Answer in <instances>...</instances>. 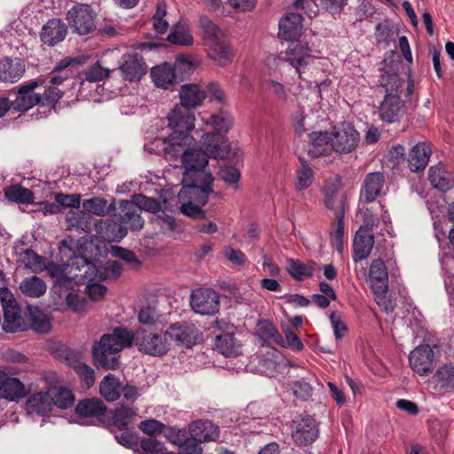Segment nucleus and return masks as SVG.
I'll list each match as a JSON object with an SVG mask.
<instances>
[{
  "label": "nucleus",
  "instance_id": "nucleus-1",
  "mask_svg": "<svg viewBox=\"0 0 454 454\" xmlns=\"http://www.w3.org/2000/svg\"><path fill=\"white\" fill-rule=\"evenodd\" d=\"M134 342L137 349L153 356H163L170 349V341L165 332H153L139 327L135 333L123 327H116L113 333L104 334L92 346V356L97 367L114 370L119 365V353L131 347Z\"/></svg>",
  "mask_w": 454,
  "mask_h": 454
},
{
  "label": "nucleus",
  "instance_id": "nucleus-2",
  "mask_svg": "<svg viewBox=\"0 0 454 454\" xmlns=\"http://www.w3.org/2000/svg\"><path fill=\"white\" fill-rule=\"evenodd\" d=\"M45 81L46 77L40 75L13 88L9 94L10 97H13L12 110L24 114L35 106L49 113L60 110L64 91L51 86H43L42 90Z\"/></svg>",
  "mask_w": 454,
  "mask_h": 454
},
{
  "label": "nucleus",
  "instance_id": "nucleus-3",
  "mask_svg": "<svg viewBox=\"0 0 454 454\" xmlns=\"http://www.w3.org/2000/svg\"><path fill=\"white\" fill-rule=\"evenodd\" d=\"M202 121L205 124L202 152L215 159L226 157L231 149L226 134L232 126V120L229 115H207Z\"/></svg>",
  "mask_w": 454,
  "mask_h": 454
},
{
  "label": "nucleus",
  "instance_id": "nucleus-4",
  "mask_svg": "<svg viewBox=\"0 0 454 454\" xmlns=\"http://www.w3.org/2000/svg\"><path fill=\"white\" fill-rule=\"evenodd\" d=\"M51 277L57 278L56 282L65 286L70 279L75 283H84L96 278L98 269L94 263L88 261L84 256H72L62 269L56 263H49L46 267Z\"/></svg>",
  "mask_w": 454,
  "mask_h": 454
},
{
  "label": "nucleus",
  "instance_id": "nucleus-5",
  "mask_svg": "<svg viewBox=\"0 0 454 454\" xmlns=\"http://www.w3.org/2000/svg\"><path fill=\"white\" fill-rule=\"evenodd\" d=\"M97 12L90 4L76 3L66 14V20L73 33L87 35L97 30Z\"/></svg>",
  "mask_w": 454,
  "mask_h": 454
},
{
  "label": "nucleus",
  "instance_id": "nucleus-6",
  "mask_svg": "<svg viewBox=\"0 0 454 454\" xmlns=\"http://www.w3.org/2000/svg\"><path fill=\"white\" fill-rule=\"evenodd\" d=\"M319 435V425L314 416L301 413L291 422V437L299 447L311 445Z\"/></svg>",
  "mask_w": 454,
  "mask_h": 454
},
{
  "label": "nucleus",
  "instance_id": "nucleus-7",
  "mask_svg": "<svg viewBox=\"0 0 454 454\" xmlns=\"http://www.w3.org/2000/svg\"><path fill=\"white\" fill-rule=\"evenodd\" d=\"M214 349L225 356H238L241 354V342L235 338V326L232 324L218 321L215 322Z\"/></svg>",
  "mask_w": 454,
  "mask_h": 454
},
{
  "label": "nucleus",
  "instance_id": "nucleus-8",
  "mask_svg": "<svg viewBox=\"0 0 454 454\" xmlns=\"http://www.w3.org/2000/svg\"><path fill=\"white\" fill-rule=\"evenodd\" d=\"M207 164V156L202 151L189 149L184 152L182 155V165L184 168L183 181L201 178L206 182H213L212 175L205 171Z\"/></svg>",
  "mask_w": 454,
  "mask_h": 454
},
{
  "label": "nucleus",
  "instance_id": "nucleus-9",
  "mask_svg": "<svg viewBox=\"0 0 454 454\" xmlns=\"http://www.w3.org/2000/svg\"><path fill=\"white\" fill-rule=\"evenodd\" d=\"M0 299L4 311L3 329L6 333H17L27 330L20 315V309L8 288L0 289Z\"/></svg>",
  "mask_w": 454,
  "mask_h": 454
},
{
  "label": "nucleus",
  "instance_id": "nucleus-10",
  "mask_svg": "<svg viewBox=\"0 0 454 454\" xmlns=\"http://www.w3.org/2000/svg\"><path fill=\"white\" fill-rule=\"evenodd\" d=\"M183 187L178 192L179 201H188L199 205H206L209 194L213 193V182H206L201 178H191L183 181Z\"/></svg>",
  "mask_w": 454,
  "mask_h": 454
},
{
  "label": "nucleus",
  "instance_id": "nucleus-11",
  "mask_svg": "<svg viewBox=\"0 0 454 454\" xmlns=\"http://www.w3.org/2000/svg\"><path fill=\"white\" fill-rule=\"evenodd\" d=\"M166 333L169 341L174 340L176 345L185 348L196 345L201 336V333L195 324L186 321L172 324Z\"/></svg>",
  "mask_w": 454,
  "mask_h": 454
},
{
  "label": "nucleus",
  "instance_id": "nucleus-12",
  "mask_svg": "<svg viewBox=\"0 0 454 454\" xmlns=\"http://www.w3.org/2000/svg\"><path fill=\"white\" fill-rule=\"evenodd\" d=\"M219 294L210 288H199L191 294V307L201 315H213L220 307Z\"/></svg>",
  "mask_w": 454,
  "mask_h": 454
},
{
  "label": "nucleus",
  "instance_id": "nucleus-13",
  "mask_svg": "<svg viewBox=\"0 0 454 454\" xmlns=\"http://www.w3.org/2000/svg\"><path fill=\"white\" fill-rule=\"evenodd\" d=\"M334 151L340 153H348L354 151L359 142V133L351 123L342 122L334 127L332 133Z\"/></svg>",
  "mask_w": 454,
  "mask_h": 454
},
{
  "label": "nucleus",
  "instance_id": "nucleus-14",
  "mask_svg": "<svg viewBox=\"0 0 454 454\" xmlns=\"http://www.w3.org/2000/svg\"><path fill=\"white\" fill-rule=\"evenodd\" d=\"M324 203L326 208L333 211L336 215L339 211L345 213L347 197L342 189V183L339 176L327 180L323 188Z\"/></svg>",
  "mask_w": 454,
  "mask_h": 454
},
{
  "label": "nucleus",
  "instance_id": "nucleus-15",
  "mask_svg": "<svg viewBox=\"0 0 454 454\" xmlns=\"http://www.w3.org/2000/svg\"><path fill=\"white\" fill-rule=\"evenodd\" d=\"M434 360V353L428 344L419 345L409 355L411 368L420 376L428 375L433 372Z\"/></svg>",
  "mask_w": 454,
  "mask_h": 454
},
{
  "label": "nucleus",
  "instance_id": "nucleus-16",
  "mask_svg": "<svg viewBox=\"0 0 454 454\" xmlns=\"http://www.w3.org/2000/svg\"><path fill=\"white\" fill-rule=\"evenodd\" d=\"M283 59L294 67L297 72L301 67H306L309 59L312 58V50L309 43L300 40H292L287 49L281 52Z\"/></svg>",
  "mask_w": 454,
  "mask_h": 454
},
{
  "label": "nucleus",
  "instance_id": "nucleus-17",
  "mask_svg": "<svg viewBox=\"0 0 454 454\" xmlns=\"http://www.w3.org/2000/svg\"><path fill=\"white\" fill-rule=\"evenodd\" d=\"M120 70L123 79L131 82L139 81L146 74L147 66L139 53H126L122 56Z\"/></svg>",
  "mask_w": 454,
  "mask_h": 454
},
{
  "label": "nucleus",
  "instance_id": "nucleus-18",
  "mask_svg": "<svg viewBox=\"0 0 454 454\" xmlns=\"http://www.w3.org/2000/svg\"><path fill=\"white\" fill-rule=\"evenodd\" d=\"M67 35V25L59 18H52L42 27L39 36L43 44L54 47L63 42Z\"/></svg>",
  "mask_w": 454,
  "mask_h": 454
},
{
  "label": "nucleus",
  "instance_id": "nucleus-19",
  "mask_svg": "<svg viewBox=\"0 0 454 454\" xmlns=\"http://www.w3.org/2000/svg\"><path fill=\"white\" fill-rule=\"evenodd\" d=\"M79 64H81L79 58L66 57L60 59L49 73L42 90H43V86L58 88L57 85L63 83L70 77L71 70L69 68Z\"/></svg>",
  "mask_w": 454,
  "mask_h": 454
},
{
  "label": "nucleus",
  "instance_id": "nucleus-20",
  "mask_svg": "<svg viewBox=\"0 0 454 454\" xmlns=\"http://www.w3.org/2000/svg\"><path fill=\"white\" fill-rule=\"evenodd\" d=\"M118 220L128 224L132 231H139L144 226V220L137 206L131 200H121L119 203Z\"/></svg>",
  "mask_w": 454,
  "mask_h": 454
},
{
  "label": "nucleus",
  "instance_id": "nucleus-21",
  "mask_svg": "<svg viewBox=\"0 0 454 454\" xmlns=\"http://www.w3.org/2000/svg\"><path fill=\"white\" fill-rule=\"evenodd\" d=\"M386 180L383 173L371 172L367 174L361 188V200H363L365 203H371L374 201L379 196L381 195Z\"/></svg>",
  "mask_w": 454,
  "mask_h": 454
},
{
  "label": "nucleus",
  "instance_id": "nucleus-22",
  "mask_svg": "<svg viewBox=\"0 0 454 454\" xmlns=\"http://www.w3.org/2000/svg\"><path fill=\"white\" fill-rule=\"evenodd\" d=\"M334 151L332 137L327 131H313L309 134L308 154L311 158L329 155Z\"/></svg>",
  "mask_w": 454,
  "mask_h": 454
},
{
  "label": "nucleus",
  "instance_id": "nucleus-23",
  "mask_svg": "<svg viewBox=\"0 0 454 454\" xmlns=\"http://www.w3.org/2000/svg\"><path fill=\"white\" fill-rule=\"evenodd\" d=\"M206 98V91L196 83L184 84L179 90L180 105L186 110L200 107Z\"/></svg>",
  "mask_w": 454,
  "mask_h": 454
},
{
  "label": "nucleus",
  "instance_id": "nucleus-24",
  "mask_svg": "<svg viewBox=\"0 0 454 454\" xmlns=\"http://www.w3.org/2000/svg\"><path fill=\"white\" fill-rule=\"evenodd\" d=\"M25 71V62L20 58L5 57L3 59H0L1 82H15L23 76Z\"/></svg>",
  "mask_w": 454,
  "mask_h": 454
},
{
  "label": "nucleus",
  "instance_id": "nucleus-25",
  "mask_svg": "<svg viewBox=\"0 0 454 454\" xmlns=\"http://www.w3.org/2000/svg\"><path fill=\"white\" fill-rule=\"evenodd\" d=\"M189 434L201 442H215L220 437V428L210 420L198 419L189 425Z\"/></svg>",
  "mask_w": 454,
  "mask_h": 454
},
{
  "label": "nucleus",
  "instance_id": "nucleus-26",
  "mask_svg": "<svg viewBox=\"0 0 454 454\" xmlns=\"http://www.w3.org/2000/svg\"><path fill=\"white\" fill-rule=\"evenodd\" d=\"M369 281L372 292L388 291V273L385 262L380 259L372 260L369 268Z\"/></svg>",
  "mask_w": 454,
  "mask_h": 454
},
{
  "label": "nucleus",
  "instance_id": "nucleus-27",
  "mask_svg": "<svg viewBox=\"0 0 454 454\" xmlns=\"http://www.w3.org/2000/svg\"><path fill=\"white\" fill-rule=\"evenodd\" d=\"M303 17L299 13L290 12L279 20L278 35L280 38L292 41L301 34Z\"/></svg>",
  "mask_w": 454,
  "mask_h": 454
},
{
  "label": "nucleus",
  "instance_id": "nucleus-28",
  "mask_svg": "<svg viewBox=\"0 0 454 454\" xmlns=\"http://www.w3.org/2000/svg\"><path fill=\"white\" fill-rule=\"evenodd\" d=\"M428 179L432 186L442 192L454 187V174L441 163L429 168Z\"/></svg>",
  "mask_w": 454,
  "mask_h": 454
},
{
  "label": "nucleus",
  "instance_id": "nucleus-29",
  "mask_svg": "<svg viewBox=\"0 0 454 454\" xmlns=\"http://www.w3.org/2000/svg\"><path fill=\"white\" fill-rule=\"evenodd\" d=\"M373 233L365 232L364 229H358L353 242V260L358 262L366 259L373 247Z\"/></svg>",
  "mask_w": 454,
  "mask_h": 454
},
{
  "label": "nucleus",
  "instance_id": "nucleus-30",
  "mask_svg": "<svg viewBox=\"0 0 454 454\" xmlns=\"http://www.w3.org/2000/svg\"><path fill=\"white\" fill-rule=\"evenodd\" d=\"M151 77L154 85L164 90H172L177 84L172 65L161 63L151 68Z\"/></svg>",
  "mask_w": 454,
  "mask_h": 454
},
{
  "label": "nucleus",
  "instance_id": "nucleus-31",
  "mask_svg": "<svg viewBox=\"0 0 454 454\" xmlns=\"http://www.w3.org/2000/svg\"><path fill=\"white\" fill-rule=\"evenodd\" d=\"M28 413L47 416L53 408L50 389L45 392H37L28 397L26 403Z\"/></svg>",
  "mask_w": 454,
  "mask_h": 454
},
{
  "label": "nucleus",
  "instance_id": "nucleus-32",
  "mask_svg": "<svg viewBox=\"0 0 454 454\" xmlns=\"http://www.w3.org/2000/svg\"><path fill=\"white\" fill-rule=\"evenodd\" d=\"M207 57L214 59L219 66L226 67L231 64L233 59V51L229 42L221 38L215 43L207 44Z\"/></svg>",
  "mask_w": 454,
  "mask_h": 454
},
{
  "label": "nucleus",
  "instance_id": "nucleus-33",
  "mask_svg": "<svg viewBox=\"0 0 454 454\" xmlns=\"http://www.w3.org/2000/svg\"><path fill=\"white\" fill-rule=\"evenodd\" d=\"M431 147L428 144L419 142L414 145L408 158L409 168L412 172L424 170L428 164Z\"/></svg>",
  "mask_w": 454,
  "mask_h": 454
},
{
  "label": "nucleus",
  "instance_id": "nucleus-34",
  "mask_svg": "<svg viewBox=\"0 0 454 454\" xmlns=\"http://www.w3.org/2000/svg\"><path fill=\"white\" fill-rule=\"evenodd\" d=\"M75 412L79 417L100 418L105 416L106 412V406L100 399L87 398L77 403Z\"/></svg>",
  "mask_w": 454,
  "mask_h": 454
},
{
  "label": "nucleus",
  "instance_id": "nucleus-35",
  "mask_svg": "<svg viewBox=\"0 0 454 454\" xmlns=\"http://www.w3.org/2000/svg\"><path fill=\"white\" fill-rule=\"evenodd\" d=\"M317 262L311 260L306 262L294 258H288L286 260V270L289 275L295 280H302L304 278H311L317 269Z\"/></svg>",
  "mask_w": 454,
  "mask_h": 454
},
{
  "label": "nucleus",
  "instance_id": "nucleus-36",
  "mask_svg": "<svg viewBox=\"0 0 454 454\" xmlns=\"http://www.w3.org/2000/svg\"><path fill=\"white\" fill-rule=\"evenodd\" d=\"M275 351V349H272L265 353L260 352L253 356L250 360L252 370L261 374L272 373L277 366Z\"/></svg>",
  "mask_w": 454,
  "mask_h": 454
},
{
  "label": "nucleus",
  "instance_id": "nucleus-37",
  "mask_svg": "<svg viewBox=\"0 0 454 454\" xmlns=\"http://www.w3.org/2000/svg\"><path fill=\"white\" fill-rule=\"evenodd\" d=\"M27 395L24 384L17 378L5 376L0 396L9 401H19Z\"/></svg>",
  "mask_w": 454,
  "mask_h": 454
},
{
  "label": "nucleus",
  "instance_id": "nucleus-38",
  "mask_svg": "<svg viewBox=\"0 0 454 454\" xmlns=\"http://www.w3.org/2000/svg\"><path fill=\"white\" fill-rule=\"evenodd\" d=\"M403 81L400 78L393 66H387L382 69L379 78V85L385 89L387 93H399Z\"/></svg>",
  "mask_w": 454,
  "mask_h": 454
},
{
  "label": "nucleus",
  "instance_id": "nucleus-39",
  "mask_svg": "<svg viewBox=\"0 0 454 454\" xmlns=\"http://www.w3.org/2000/svg\"><path fill=\"white\" fill-rule=\"evenodd\" d=\"M433 380L440 389L454 390V364L446 363L439 366L433 376Z\"/></svg>",
  "mask_w": 454,
  "mask_h": 454
},
{
  "label": "nucleus",
  "instance_id": "nucleus-40",
  "mask_svg": "<svg viewBox=\"0 0 454 454\" xmlns=\"http://www.w3.org/2000/svg\"><path fill=\"white\" fill-rule=\"evenodd\" d=\"M5 198L18 204H32L35 200L34 192L21 184H12L4 189Z\"/></svg>",
  "mask_w": 454,
  "mask_h": 454
},
{
  "label": "nucleus",
  "instance_id": "nucleus-41",
  "mask_svg": "<svg viewBox=\"0 0 454 454\" xmlns=\"http://www.w3.org/2000/svg\"><path fill=\"white\" fill-rule=\"evenodd\" d=\"M99 391L107 402L118 400L121 396L120 380L111 373L105 376L100 382Z\"/></svg>",
  "mask_w": 454,
  "mask_h": 454
},
{
  "label": "nucleus",
  "instance_id": "nucleus-42",
  "mask_svg": "<svg viewBox=\"0 0 454 454\" xmlns=\"http://www.w3.org/2000/svg\"><path fill=\"white\" fill-rule=\"evenodd\" d=\"M198 67L195 61L191 60L186 56H178L172 65L173 72L176 76V83H180L194 73Z\"/></svg>",
  "mask_w": 454,
  "mask_h": 454
},
{
  "label": "nucleus",
  "instance_id": "nucleus-43",
  "mask_svg": "<svg viewBox=\"0 0 454 454\" xmlns=\"http://www.w3.org/2000/svg\"><path fill=\"white\" fill-rule=\"evenodd\" d=\"M47 286L45 282L36 276L24 278L20 284L21 293L31 298H39L46 292Z\"/></svg>",
  "mask_w": 454,
  "mask_h": 454
},
{
  "label": "nucleus",
  "instance_id": "nucleus-44",
  "mask_svg": "<svg viewBox=\"0 0 454 454\" xmlns=\"http://www.w3.org/2000/svg\"><path fill=\"white\" fill-rule=\"evenodd\" d=\"M49 389L53 406L66 410L74 405V395L70 389L61 386L50 387Z\"/></svg>",
  "mask_w": 454,
  "mask_h": 454
},
{
  "label": "nucleus",
  "instance_id": "nucleus-45",
  "mask_svg": "<svg viewBox=\"0 0 454 454\" xmlns=\"http://www.w3.org/2000/svg\"><path fill=\"white\" fill-rule=\"evenodd\" d=\"M137 417V409L127 405L116 408L113 416L114 425L120 430H125Z\"/></svg>",
  "mask_w": 454,
  "mask_h": 454
},
{
  "label": "nucleus",
  "instance_id": "nucleus-46",
  "mask_svg": "<svg viewBox=\"0 0 454 454\" xmlns=\"http://www.w3.org/2000/svg\"><path fill=\"white\" fill-rule=\"evenodd\" d=\"M168 125L176 133L185 135L194 129L195 115H168Z\"/></svg>",
  "mask_w": 454,
  "mask_h": 454
},
{
  "label": "nucleus",
  "instance_id": "nucleus-47",
  "mask_svg": "<svg viewBox=\"0 0 454 454\" xmlns=\"http://www.w3.org/2000/svg\"><path fill=\"white\" fill-rule=\"evenodd\" d=\"M18 262L33 272L42 271L45 268L43 258L30 248H26L19 254Z\"/></svg>",
  "mask_w": 454,
  "mask_h": 454
},
{
  "label": "nucleus",
  "instance_id": "nucleus-48",
  "mask_svg": "<svg viewBox=\"0 0 454 454\" xmlns=\"http://www.w3.org/2000/svg\"><path fill=\"white\" fill-rule=\"evenodd\" d=\"M344 215L342 210L336 214V222L333 223L330 229L331 244L339 253L343 250V236H344Z\"/></svg>",
  "mask_w": 454,
  "mask_h": 454
},
{
  "label": "nucleus",
  "instance_id": "nucleus-49",
  "mask_svg": "<svg viewBox=\"0 0 454 454\" xmlns=\"http://www.w3.org/2000/svg\"><path fill=\"white\" fill-rule=\"evenodd\" d=\"M90 216L83 210H70L67 215V230L84 231L88 229Z\"/></svg>",
  "mask_w": 454,
  "mask_h": 454
},
{
  "label": "nucleus",
  "instance_id": "nucleus-50",
  "mask_svg": "<svg viewBox=\"0 0 454 454\" xmlns=\"http://www.w3.org/2000/svg\"><path fill=\"white\" fill-rule=\"evenodd\" d=\"M380 114H400L406 112L404 102L399 93H387L381 102Z\"/></svg>",
  "mask_w": 454,
  "mask_h": 454
},
{
  "label": "nucleus",
  "instance_id": "nucleus-51",
  "mask_svg": "<svg viewBox=\"0 0 454 454\" xmlns=\"http://www.w3.org/2000/svg\"><path fill=\"white\" fill-rule=\"evenodd\" d=\"M200 27L202 30V39L206 45L223 37L220 28L206 16L200 18Z\"/></svg>",
  "mask_w": 454,
  "mask_h": 454
},
{
  "label": "nucleus",
  "instance_id": "nucleus-52",
  "mask_svg": "<svg viewBox=\"0 0 454 454\" xmlns=\"http://www.w3.org/2000/svg\"><path fill=\"white\" fill-rule=\"evenodd\" d=\"M82 208L86 214H92L98 216H105L110 210L108 202L102 197H94L82 201Z\"/></svg>",
  "mask_w": 454,
  "mask_h": 454
},
{
  "label": "nucleus",
  "instance_id": "nucleus-53",
  "mask_svg": "<svg viewBox=\"0 0 454 454\" xmlns=\"http://www.w3.org/2000/svg\"><path fill=\"white\" fill-rule=\"evenodd\" d=\"M29 324L30 328L39 333H47L51 329L48 316L37 309L30 310Z\"/></svg>",
  "mask_w": 454,
  "mask_h": 454
},
{
  "label": "nucleus",
  "instance_id": "nucleus-54",
  "mask_svg": "<svg viewBox=\"0 0 454 454\" xmlns=\"http://www.w3.org/2000/svg\"><path fill=\"white\" fill-rule=\"evenodd\" d=\"M301 167L296 170L295 187L302 191L309 187L313 181L314 172L303 159H300Z\"/></svg>",
  "mask_w": 454,
  "mask_h": 454
},
{
  "label": "nucleus",
  "instance_id": "nucleus-55",
  "mask_svg": "<svg viewBox=\"0 0 454 454\" xmlns=\"http://www.w3.org/2000/svg\"><path fill=\"white\" fill-rule=\"evenodd\" d=\"M168 41L177 45H192L193 38L179 23L176 24L168 35Z\"/></svg>",
  "mask_w": 454,
  "mask_h": 454
},
{
  "label": "nucleus",
  "instance_id": "nucleus-56",
  "mask_svg": "<svg viewBox=\"0 0 454 454\" xmlns=\"http://www.w3.org/2000/svg\"><path fill=\"white\" fill-rule=\"evenodd\" d=\"M132 200L140 211L145 210L154 214L161 209V204L159 200L144 194H135L132 196Z\"/></svg>",
  "mask_w": 454,
  "mask_h": 454
},
{
  "label": "nucleus",
  "instance_id": "nucleus-57",
  "mask_svg": "<svg viewBox=\"0 0 454 454\" xmlns=\"http://www.w3.org/2000/svg\"><path fill=\"white\" fill-rule=\"evenodd\" d=\"M113 70L103 67L99 61L90 66L84 72V79L90 82H101L109 76Z\"/></svg>",
  "mask_w": 454,
  "mask_h": 454
},
{
  "label": "nucleus",
  "instance_id": "nucleus-58",
  "mask_svg": "<svg viewBox=\"0 0 454 454\" xmlns=\"http://www.w3.org/2000/svg\"><path fill=\"white\" fill-rule=\"evenodd\" d=\"M188 434L189 431L187 432L185 428L167 426L163 432L167 440L177 447H179L189 437Z\"/></svg>",
  "mask_w": 454,
  "mask_h": 454
},
{
  "label": "nucleus",
  "instance_id": "nucleus-59",
  "mask_svg": "<svg viewBox=\"0 0 454 454\" xmlns=\"http://www.w3.org/2000/svg\"><path fill=\"white\" fill-rule=\"evenodd\" d=\"M139 448L143 454H161L166 450L164 444L153 437L142 439Z\"/></svg>",
  "mask_w": 454,
  "mask_h": 454
},
{
  "label": "nucleus",
  "instance_id": "nucleus-60",
  "mask_svg": "<svg viewBox=\"0 0 454 454\" xmlns=\"http://www.w3.org/2000/svg\"><path fill=\"white\" fill-rule=\"evenodd\" d=\"M138 428L144 434L153 437L156 434L163 433L164 429L166 428V425L157 419H150L142 420L138 425Z\"/></svg>",
  "mask_w": 454,
  "mask_h": 454
},
{
  "label": "nucleus",
  "instance_id": "nucleus-61",
  "mask_svg": "<svg viewBox=\"0 0 454 454\" xmlns=\"http://www.w3.org/2000/svg\"><path fill=\"white\" fill-rule=\"evenodd\" d=\"M291 389L294 395L301 400H308L313 394V387L304 379L294 381Z\"/></svg>",
  "mask_w": 454,
  "mask_h": 454
},
{
  "label": "nucleus",
  "instance_id": "nucleus-62",
  "mask_svg": "<svg viewBox=\"0 0 454 454\" xmlns=\"http://www.w3.org/2000/svg\"><path fill=\"white\" fill-rule=\"evenodd\" d=\"M180 211L186 216L193 219H203L206 217L205 212L201 209L203 205L194 204L188 201H179Z\"/></svg>",
  "mask_w": 454,
  "mask_h": 454
},
{
  "label": "nucleus",
  "instance_id": "nucleus-63",
  "mask_svg": "<svg viewBox=\"0 0 454 454\" xmlns=\"http://www.w3.org/2000/svg\"><path fill=\"white\" fill-rule=\"evenodd\" d=\"M55 200L58 205L64 207H73L79 209L81 204L80 194H64L62 192L55 194Z\"/></svg>",
  "mask_w": 454,
  "mask_h": 454
},
{
  "label": "nucleus",
  "instance_id": "nucleus-64",
  "mask_svg": "<svg viewBox=\"0 0 454 454\" xmlns=\"http://www.w3.org/2000/svg\"><path fill=\"white\" fill-rule=\"evenodd\" d=\"M201 442L190 435L178 448L179 454H202Z\"/></svg>",
  "mask_w": 454,
  "mask_h": 454
}]
</instances>
